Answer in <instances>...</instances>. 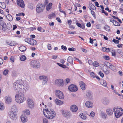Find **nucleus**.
<instances>
[{
  "label": "nucleus",
  "instance_id": "nucleus-1",
  "mask_svg": "<svg viewBox=\"0 0 123 123\" xmlns=\"http://www.w3.org/2000/svg\"><path fill=\"white\" fill-rule=\"evenodd\" d=\"M26 83V82H24L21 80H17L13 83V88L15 91L25 92L28 90V87Z\"/></svg>",
  "mask_w": 123,
  "mask_h": 123
},
{
  "label": "nucleus",
  "instance_id": "nucleus-2",
  "mask_svg": "<svg viewBox=\"0 0 123 123\" xmlns=\"http://www.w3.org/2000/svg\"><path fill=\"white\" fill-rule=\"evenodd\" d=\"M43 112L45 116L48 119H52L55 117V112L53 109H43Z\"/></svg>",
  "mask_w": 123,
  "mask_h": 123
},
{
  "label": "nucleus",
  "instance_id": "nucleus-3",
  "mask_svg": "<svg viewBox=\"0 0 123 123\" xmlns=\"http://www.w3.org/2000/svg\"><path fill=\"white\" fill-rule=\"evenodd\" d=\"M15 100L17 103L20 104L26 100L25 96L22 92L16 93L15 95Z\"/></svg>",
  "mask_w": 123,
  "mask_h": 123
},
{
  "label": "nucleus",
  "instance_id": "nucleus-4",
  "mask_svg": "<svg viewBox=\"0 0 123 123\" xmlns=\"http://www.w3.org/2000/svg\"><path fill=\"white\" fill-rule=\"evenodd\" d=\"M116 118H119L123 114V109L118 107H115L113 109Z\"/></svg>",
  "mask_w": 123,
  "mask_h": 123
},
{
  "label": "nucleus",
  "instance_id": "nucleus-5",
  "mask_svg": "<svg viewBox=\"0 0 123 123\" xmlns=\"http://www.w3.org/2000/svg\"><path fill=\"white\" fill-rule=\"evenodd\" d=\"M44 9V7L41 3L38 4L36 7V11L37 12L39 13L43 12Z\"/></svg>",
  "mask_w": 123,
  "mask_h": 123
},
{
  "label": "nucleus",
  "instance_id": "nucleus-6",
  "mask_svg": "<svg viewBox=\"0 0 123 123\" xmlns=\"http://www.w3.org/2000/svg\"><path fill=\"white\" fill-rule=\"evenodd\" d=\"M31 66L34 68H39L41 66V64L39 62L37 61L33 60L31 62Z\"/></svg>",
  "mask_w": 123,
  "mask_h": 123
},
{
  "label": "nucleus",
  "instance_id": "nucleus-7",
  "mask_svg": "<svg viewBox=\"0 0 123 123\" xmlns=\"http://www.w3.org/2000/svg\"><path fill=\"white\" fill-rule=\"evenodd\" d=\"M26 104L28 107L31 109H33L34 107V102L32 99L28 98L26 101Z\"/></svg>",
  "mask_w": 123,
  "mask_h": 123
},
{
  "label": "nucleus",
  "instance_id": "nucleus-8",
  "mask_svg": "<svg viewBox=\"0 0 123 123\" xmlns=\"http://www.w3.org/2000/svg\"><path fill=\"white\" fill-rule=\"evenodd\" d=\"M8 116L10 119L12 120H15L18 118L16 112H9Z\"/></svg>",
  "mask_w": 123,
  "mask_h": 123
},
{
  "label": "nucleus",
  "instance_id": "nucleus-9",
  "mask_svg": "<svg viewBox=\"0 0 123 123\" xmlns=\"http://www.w3.org/2000/svg\"><path fill=\"white\" fill-rule=\"evenodd\" d=\"M55 92L56 96L58 98L63 99L64 98V95L62 91L59 90H56Z\"/></svg>",
  "mask_w": 123,
  "mask_h": 123
},
{
  "label": "nucleus",
  "instance_id": "nucleus-10",
  "mask_svg": "<svg viewBox=\"0 0 123 123\" xmlns=\"http://www.w3.org/2000/svg\"><path fill=\"white\" fill-rule=\"evenodd\" d=\"M55 84L59 86H64L63 80L62 79H56L55 81Z\"/></svg>",
  "mask_w": 123,
  "mask_h": 123
},
{
  "label": "nucleus",
  "instance_id": "nucleus-11",
  "mask_svg": "<svg viewBox=\"0 0 123 123\" xmlns=\"http://www.w3.org/2000/svg\"><path fill=\"white\" fill-rule=\"evenodd\" d=\"M62 114L65 117L68 118H70L72 115L71 114L69 111H64L62 110Z\"/></svg>",
  "mask_w": 123,
  "mask_h": 123
},
{
  "label": "nucleus",
  "instance_id": "nucleus-12",
  "mask_svg": "<svg viewBox=\"0 0 123 123\" xmlns=\"http://www.w3.org/2000/svg\"><path fill=\"white\" fill-rule=\"evenodd\" d=\"M68 88L72 92H75L78 90L77 87L76 85L73 84L70 85L68 87Z\"/></svg>",
  "mask_w": 123,
  "mask_h": 123
},
{
  "label": "nucleus",
  "instance_id": "nucleus-13",
  "mask_svg": "<svg viewBox=\"0 0 123 123\" xmlns=\"http://www.w3.org/2000/svg\"><path fill=\"white\" fill-rule=\"evenodd\" d=\"M6 24L2 20H0V29L2 30L5 31L6 28Z\"/></svg>",
  "mask_w": 123,
  "mask_h": 123
},
{
  "label": "nucleus",
  "instance_id": "nucleus-14",
  "mask_svg": "<svg viewBox=\"0 0 123 123\" xmlns=\"http://www.w3.org/2000/svg\"><path fill=\"white\" fill-rule=\"evenodd\" d=\"M5 103L6 104H10L12 101V99L11 97L9 95L6 96L5 98Z\"/></svg>",
  "mask_w": 123,
  "mask_h": 123
},
{
  "label": "nucleus",
  "instance_id": "nucleus-15",
  "mask_svg": "<svg viewBox=\"0 0 123 123\" xmlns=\"http://www.w3.org/2000/svg\"><path fill=\"white\" fill-rule=\"evenodd\" d=\"M101 101L102 104L105 105H107L110 103L109 99L106 97L103 98L102 99Z\"/></svg>",
  "mask_w": 123,
  "mask_h": 123
},
{
  "label": "nucleus",
  "instance_id": "nucleus-16",
  "mask_svg": "<svg viewBox=\"0 0 123 123\" xmlns=\"http://www.w3.org/2000/svg\"><path fill=\"white\" fill-rule=\"evenodd\" d=\"M20 119L22 123H25L27 121V118L25 114H22L20 116Z\"/></svg>",
  "mask_w": 123,
  "mask_h": 123
},
{
  "label": "nucleus",
  "instance_id": "nucleus-17",
  "mask_svg": "<svg viewBox=\"0 0 123 123\" xmlns=\"http://www.w3.org/2000/svg\"><path fill=\"white\" fill-rule=\"evenodd\" d=\"M17 4L22 8H23L25 6V4L23 0H17Z\"/></svg>",
  "mask_w": 123,
  "mask_h": 123
},
{
  "label": "nucleus",
  "instance_id": "nucleus-18",
  "mask_svg": "<svg viewBox=\"0 0 123 123\" xmlns=\"http://www.w3.org/2000/svg\"><path fill=\"white\" fill-rule=\"evenodd\" d=\"M71 111L73 112H75L78 110V107L75 105H73L71 106L70 107Z\"/></svg>",
  "mask_w": 123,
  "mask_h": 123
},
{
  "label": "nucleus",
  "instance_id": "nucleus-19",
  "mask_svg": "<svg viewBox=\"0 0 123 123\" xmlns=\"http://www.w3.org/2000/svg\"><path fill=\"white\" fill-rule=\"evenodd\" d=\"M106 112L109 116H112L113 114V111L112 109L110 108L107 109L106 110Z\"/></svg>",
  "mask_w": 123,
  "mask_h": 123
},
{
  "label": "nucleus",
  "instance_id": "nucleus-20",
  "mask_svg": "<svg viewBox=\"0 0 123 123\" xmlns=\"http://www.w3.org/2000/svg\"><path fill=\"white\" fill-rule=\"evenodd\" d=\"M79 84L82 90H84L86 89V85L83 81H80L79 82Z\"/></svg>",
  "mask_w": 123,
  "mask_h": 123
},
{
  "label": "nucleus",
  "instance_id": "nucleus-21",
  "mask_svg": "<svg viewBox=\"0 0 123 123\" xmlns=\"http://www.w3.org/2000/svg\"><path fill=\"white\" fill-rule=\"evenodd\" d=\"M86 106L89 108H92L93 106V103L90 101H87L85 103Z\"/></svg>",
  "mask_w": 123,
  "mask_h": 123
},
{
  "label": "nucleus",
  "instance_id": "nucleus-22",
  "mask_svg": "<svg viewBox=\"0 0 123 123\" xmlns=\"http://www.w3.org/2000/svg\"><path fill=\"white\" fill-rule=\"evenodd\" d=\"M18 111V108L15 105H13L11 107L10 111L9 112H16Z\"/></svg>",
  "mask_w": 123,
  "mask_h": 123
},
{
  "label": "nucleus",
  "instance_id": "nucleus-23",
  "mask_svg": "<svg viewBox=\"0 0 123 123\" xmlns=\"http://www.w3.org/2000/svg\"><path fill=\"white\" fill-rule=\"evenodd\" d=\"M29 43L32 45H34L37 43V42L36 40L33 39H30L29 41Z\"/></svg>",
  "mask_w": 123,
  "mask_h": 123
},
{
  "label": "nucleus",
  "instance_id": "nucleus-24",
  "mask_svg": "<svg viewBox=\"0 0 123 123\" xmlns=\"http://www.w3.org/2000/svg\"><path fill=\"white\" fill-rule=\"evenodd\" d=\"M55 102L56 105H61L63 104L62 101L58 99H56L55 100Z\"/></svg>",
  "mask_w": 123,
  "mask_h": 123
},
{
  "label": "nucleus",
  "instance_id": "nucleus-25",
  "mask_svg": "<svg viewBox=\"0 0 123 123\" xmlns=\"http://www.w3.org/2000/svg\"><path fill=\"white\" fill-rule=\"evenodd\" d=\"M80 118L83 120H86L87 118V116L84 113H81L79 115Z\"/></svg>",
  "mask_w": 123,
  "mask_h": 123
},
{
  "label": "nucleus",
  "instance_id": "nucleus-26",
  "mask_svg": "<svg viewBox=\"0 0 123 123\" xmlns=\"http://www.w3.org/2000/svg\"><path fill=\"white\" fill-rule=\"evenodd\" d=\"M7 45L10 46H13L16 45V43L14 41H12L7 42Z\"/></svg>",
  "mask_w": 123,
  "mask_h": 123
},
{
  "label": "nucleus",
  "instance_id": "nucleus-27",
  "mask_svg": "<svg viewBox=\"0 0 123 123\" xmlns=\"http://www.w3.org/2000/svg\"><path fill=\"white\" fill-rule=\"evenodd\" d=\"M24 114H26L27 115H29L30 114V112L29 110L28 109H26L23 111Z\"/></svg>",
  "mask_w": 123,
  "mask_h": 123
},
{
  "label": "nucleus",
  "instance_id": "nucleus-28",
  "mask_svg": "<svg viewBox=\"0 0 123 123\" xmlns=\"http://www.w3.org/2000/svg\"><path fill=\"white\" fill-rule=\"evenodd\" d=\"M5 108L4 104L1 102H0V111L3 110Z\"/></svg>",
  "mask_w": 123,
  "mask_h": 123
},
{
  "label": "nucleus",
  "instance_id": "nucleus-29",
  "mask_svg": "<svg viewBox=\"0 0 123 123\" xmlns=\"http://www.w3.org/2000/svg\"><path fill=\"white\" fill-rule=\"evenodd\" d=\"M19 50L22 52L25 51L26 49V47L24 46H22L19 48Z\"/></svg>",
  "mask_w": 123,
  "mask_h": 123
},
{
  "label": "nucleus",
  "instance_id": "nucleus-30",
  "mask_svg": "<svg viewBox=\"0 0 123 123\" xmlns=\"http://www.w3.org/2000/svg\"><path fill=\"white\" fill-rule=\"evenodd\" d=\"M89 8L90 10H95L96 9V8L94 5L92 3L90 4Z\"/></svg>",
  "mask_w": 123,
  "mask_h": 123
},
{
  "label": "nucleus",
  "instance_id": "nucleus-31",
  "mask_svg": "<svg viewBox=\"0 0 123 123\" xmlns=\"http://www.w3.org/2000/svg\"><path fill=\"white\" fill-rule=\"evenodd\" d=\"M52 5V3H50L47 5L46 7V9L47 11H49L51 9L52 7L51 6Z\"/></svg>",
  "mask_w": 123,
  "mask_h": 123
},
{
  "label": "nucleus",
  "instance_id": "nucleus-32",
  "mask_svg": "<svg viewBox=\"0 0 123 123\" xmlns=\"http://www.w3.org/2000/svg\"><path fill=\"white\" fill-rule=\"evenodd\" d=\"M100 115L103 118H106L107 116V115L105 112L103 111H101Z\"/></svg>",
  "mask_w": 123,
  "mask_h": 123
},
{
  "label": "nucleus",
  "instance_id": "nucleus-33",
  "mask_svg": "<svg viewBox=\"0 0 123 123\" xmlns=\"http://www.w3.org/2000/svg\"><path fill=\"white\" fill-rule=\"evenodd\" d=\"M6 18L9 21H12L13 18L12 16L10 14H8L6 16Z\"/></svg>",
  "mask_w": 123,
  "mask_h": 123
},
{
  "label": "nucleus",
  "instance_id": "nucleus-34",
  "mask_svg": "<svg viewBox=\"0 0 123 123\" xmlns=\"http://www.w3.org/2000/svg\"><path fill=\"white\" fill-rule=\"evenodd\" d=\"M48 78V77L47 76L44 75L40 76H39V79L41 80H47Z\"/></svg>",
  "mask_w": 123,
  "mask_h": 123
},
{
  "label": "nucleus",
  "instance_id": "nucleus-35",
  "mask_svg": "<svg viewBox=\"0 0 123 123\" xmlns=\"http://www.w3.org/2000/svg\"><path fill=\"white\" fill-rule=\"evenodd\" d=\"M100 84L103 86L106 87L107 86V83L106 81L105 80H101L100 81Z\"/></svg>",
  "mask_w": 123,
  "mask_h": 123
},
{
  "label": "nucleus",
  "instance_id": "nucleus-36",
  "mask_svg": "<svg viewBox=\"0 0 123 123\" xmlns=\"http://www.w3.org/2000/svg\"><path fill=\"white\" fill-rule=\"evenodd\" d=\"M108 67L111 69L113 71L115 69V66L112 65L111 63L110 64Z\"/></svg>",
  "mask_w": 123,
  "mask_h": 123
},
{
  "label": "nucleus",
  "instance_id": "nucleus-37",
  "mask_svg": "<svg viewBox=\"0 0 123 123\" xmlns=\"http://www.w3.org/2000/svg\"><path fill=\"white\" fill-rule=\"evenodd\" d=\"M0 6L2 9H5L6 7V5L3 2H0Z\"/></svg>",
  "mask_w": 123,
  "mask_h": 123
},
{
  "label": "nucleus",
  "instance_id": "nucleus-38",
  "mask_svg": "<svg viewBox=\"0 0 123 123\" xmlns=\"http://www.w3.org/2000/svg\"><path fill=\"white\" fill-rule=\"evenodd\" d=\"M104 29L107 31H109L110 30V27L107 25H105V26Z\"/></svg>",
  "mask_w": 123,
  "mask_h": 123
},
{
  "label": "nucleus",
  "instance_id": "nucleus-39",
  "mask_svg": "<svg viewBox=\"0 0 123 123\" xmlns=\"http://www.w3.org/2000/svg\"><path fill=\"white\" fill-rule=\"evenodd\" d=\"M86 96L88 98H90L92 96V94L90 91H88L86 92Z\"/></svg>",
  "mask_w": 123,
  "mask_h": 123
},
{
  "label": "nucleus",
  "instance_id": "nucleus-40",
  "mask_svg": "<svg viewBox=\"0 0 123 123\" xmlns=\"http://www.w3.org/2000/svg\"><path fill=\"white\" fill-rule=\"evenodd\" d=\"M9 72V71L8 69H6L4 71L3 73V74L5 76L6 75L8 74Z\"/></svg>",
  "mask_w": 123,
  "mask_h": 123
},
{
  "label": "nucleus",
  "instance_id": "nucleus-41",
  "mask_svg": "<svg viewBox=\"0 0 123 123\" xmlns=\"http://www.w3.org/2000/svg\"><path fill=\"white\" fill-rule=\"evenodd\" d=\"M67 61L68 62L70 63H71L73 62V58L71 56H69L68 58Z\"/></svg>",
  "mask_w": 123,
  "mask_h": 123
},
{
  "label": "nucleus",
  "instance_id": "nucleus-42",
  "mask_svg": "<svg viewBox=\"0 0 123 123\" xmlns=\"http://www.w3.org/2000/svg\"><path fill=\"white\" fill-rule=\"evenodd\" d=\"M99 65V64L97 61L94 62L93 63V65L94 67H98Z\"/></svg>",
  "mask_w": 123,
  "mask_h": 123
},
{
  "label": "nucleus",
  "instance_id": "nucleus-43",
  "mask_svg": "<svg viewBox=\"0 0 123 123\" xmlns=\"http://www.w3.org/2000/svg\"><path fill=\"white\" fill-rule=\"evenodd\" d=\"M26 59V57L25 55H22L20 58V59L22 61H24Z\"/></svg>",
  "mask_w": 123,
  "mask_h": 123
},
{
  "label": "nucleus",
  "instance_id": "nucleus-44",
  "mask_svg": "<svg viewBox=\"0 0 123 123\" xmlns=\"http://www.w3.org/2000/svg\"><path fill=\"white\" fill-rule=\"evenodd\" d=\"M88 115L90 117H94L95 115V113L93 111H92L91 112L90 114Z\"/></svg>",
  "mask_w": 123,
  "mask_h": 123
},
{
  "label": "nucleus",
  "instance_id": "nucleus-45",
  "mask_svg": "<svg viewBox=\"0 0 123 123\" xmlns=\"http://www.w3.org/2000/svg\"><path fill=\"white\" fill-rule=\"evenodd\" d=\"M112 53V55L114 56H116V53L114 49H111V51Z\"/></svg>",
  "mask_w": 123,
  "mask_h": 123
},
{
  "label": "nucleus",
  "instance_id": "nucleus-46",
  "mask_svg": "<svg viewBox=\"0 0 123 123\" xmlns=\"http://www.w3.org/2000/svg\"><path fill=\"white\" fill-rule=\"evenodd\" d=\"M113 24L116 26H119L120 25L119 23L116 21L114 20V22H113Z\"/></svg>",
  "mask_w": 123,
  "mask_h": 123
},
{
  "label": "nucleus",
  "instance_id": "nucleus-47",
  "mask_svg": "<svg viewBox=\"0 0 123 123\" xmlns=\"http://www.w3.org/2000/svg\"><path fill=\"white\" fill-rule=\"evenodd\" d=\"M57 64L63 68H64L66 67V66L65 65L59 63H57Z\"/></svg>",
  "mask_w": 123,
  "mask_h": 123
},
{
  "label": "nucleus",
  "instance_id": "nucleus-48",
  "mask_svg": "<svg viewBox=\"0 0 123 123\" xmlns=\"http://www.w3.org/2000/svg\"><path fill=\"white\" fill-rule=\"evenodd\" d=\"M103 58L106 60H109L110 58L108 56L105 55L103 56Z\"/></svg>",
  "mask_w": 123,
  "mask_h": 123
},
{
  "label": "nucleus",
  "instance_id": "nucleus-49",
  "mask_svg": "<svg viewBox=\"0 0 123 123\" xmlns=\"http://www.w3.org/2000/svg\"><path fill=\"white\" fill-rule=\"evenodd\" d=\"M90 75L93 78H95L96 77V75L94 73L92 72L90 73Z\"/></svg>",
  "mask_w": 123,
  "mask_h": 123
},
{
  "label": "nucleus",
  "instance_id": "nucleus-50",
  "mask_svg": "<svg viewBox=\"0 0 123 123\" xmlns=\"http://www.w3.org/2000/svg\"><path fill=\"white\" fill-rule=\"evenodd\" d=\"M100 75V76L102 78L104 77V74L101 71H100L98 73Z\"/></svg>",
  "mask_w": 123,
  "mask_h": 123
},
{
  "label": "nucleus",
  "instance_id": "nucleus-51",
  "mask_svg": "<svg viewBox=\"0 0 123 123\" xmlns=\"http://www.w3.org/2000/svg\"><path fill=\"white\" fill-rule=\"evenodd\" d=\"M103 63L104 65H106L107 67H108L109 65H110V63L107 62H104Z\"/></svg>",
  "mask_w": 123,
  "mask_h": 123
},
{
  "label": "nucleus",
  "instance_id": "nucleus-52",
  "mask_svg": "<svg viewBox=\"0 0 123 123\" xmlns=\"http://www.w3.org/2000/svg\"><path fill=\"white\" fill-rule=\"evenodd\" d=\"M61 49H62L63 50L66 51L67 49V48L66 46H64L63 45H62L61 47Z\"/></svg>",
  "mask_w": 123,
  "mask_h": 123
},
{
  "label": "nucleus",
  "instance_id": "nucleus-53",
  "mask_svg": "<svg viewBox=\"0 0 123 123\" xmlns=\"http://www.w3.org/2000/svg\"><path fill=\"white\" fill-rule=\"evenodd\" d=\"M48 80V78L47 80H45L43 81L42 82V84L43 85H45L47 84V82Z\"/></svg>",
  "mask_w": 123,
  "mask_h": 123
},
{
  "label": "nucleus",
  "instance_id": "nucleus-54",
  "mask_svg": "<svg viewBox=\"0 0 123 123\" xmlns=\"http://www.w3.org/2000/svg\"><path fill=\"white\" fill-rule=\"evenodd\" d=\"M14 58L13 56H12L10 58V61L11 62L13 63L14 62Z\"/></svg>",
  "mask_w": 123,
  "mask_h": 123
},
{
  "label": "nucleus",
  "instance_id": "nucleus-55",
  "mask_svg": "<svg viewBox=\"0 0 123 123\" xmlns=\"http://www.w3.org/2000/svg\"><path fill=\"white\" fill-rule=\"evenodd\" d=\"M21 15H22L23 16H24L25 15V14L24 13L22 12L21 13L17 14H16V16H20Z\"/></svg>",
  "mask_w": 123,
  "mask_h": 123
},
{
  "label": "nucleus",
  "instance_id": "nucleus-56",
  "mask_svg": "<svg viewBox=\"0 0 123 123\" xmlns=\"http://www.w3.org/2000/svg\"><path fill=\"white\" fill-rule=\"evenodd\" d=\"M54 13H53L50 14L48 16L49 18L50 19L52 18L54 16Z\"/></svg>",
  "mask_w": 123,
  "mask_h": 123
},
{
  "label": "nucleus",
  "instance_id": "nucleus-57",
  "mask_svg": "<svg viewBox=\"0 0 123 123\" xmlns=\"http://www.w3.org/2000/svg\"><path fill=\"white\" fill-rule=\"evenodd\" d=\"M43 123H48V121L46 118L43 119Z\"/></svg>",
  "mask_w": 123,
  "mask_h": 123
},
{
  "label": "nucleus",
  "instance_id": "nucleus-58",
  "mask_svg": "<svg viewBox=\"0 0 123 123\" xmlns=\"http://www.w3.org/2000/svg\"><path fill=\"white\" fill-rule=\"evenodd\" d=\"M112 42H114L115 43H119V41L118 40L113 39L112 40Z\"/></svg>",
  "mask_w": 123,
  "mask_h": 123
},
{
  "label": "nucleus",
  "instance_id": "nucleus-59",
  "mask_svg": "<svg viewBox=\"0 0 123 123\" xmlns=\"http://www.w3.org/2000/svg\"><path fill=\"white\" fill-rule=\"evenodd\" d=\"M59 11L63 13L64 14L65 17H66V13L64 11L62 10V9L60 10Z\"/></svg>",
  "mask_w": 123,
  "mask_h": 123
},
{
  "label": "nucleus",
  "instance_id": "nucleus-60",
  "mask_svg": "<svg viewBox=\"0 0 123 123\" xmlns=\"http://www.w3.org/2000/svg\"><path fill=\"white\" fill-rule=\"evenodd\" d=\"M75 49L74 48H69L68 49V50L70 51H74V49Z\"/></svg>",
  "mask_w": 123,
  "mask_h": 123
},
{
  "label": "nucleus",
  "instance_id": "nucleus-61",
  "mask_svg": "<svg viewBox=\"0 0 123 123\" xmlns=\"http://www.w3.org/2000/svg\"><path fill=\"white\" fill-rule=\"evenodd\" d=\"M104 3L106 5L108 4V1L107 0H104Z\"/></svg>",
  "mask_w": 123,
  "mask_h": 123
},
{
  "label": "nucleus",
  "instance_id": "nucleus-62",
  "mask_svg": "<svg viewBox=\"0 0 123 123\" xmlns=\"http://www.w3.org/2000/svg\"><path fill=\"white\" fill-rule=\"evenodd\" d=\"M48 48L49 50H51V44H48Z\"/></svg>",
  "mask_w": 123,
  "mask_h": 123
},
{
  "label": "nucleus",
  "instance_id": "nucleus-63",
  "mask_svg": "<svg viewBox=\"0 0 123 123\" xmlns=\"http://www.w3.org/2000/svg\"><path fill=\"white\" fill-rule=\"evenodd\" d=\"M88 63L90 65H92L93 64V62L91 60H89L88 61Z\"/></svg>",
  "mask_w": 123,
  "mask_h": 123
},
{
  "label": "nucleus",
  "instance_id": "nucleus-64",
  "mask_svg": "<svg viewBox=\"0 0 123 123\" xmlns=\"http://www.w3.org/2000/svg\"><path fill=\"white\" fill-rule=\"evenodd\" d=\"M111 49L109 48H106V52H109L110 51H111Z\"/></svg>",
  "mask_w": 123,
  "mask_h": 123
}]
</instances>
